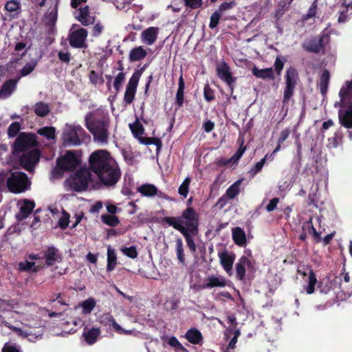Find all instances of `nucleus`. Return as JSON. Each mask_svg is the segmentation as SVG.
I'll return each mask as SVG.
<instances>
[{"label":"nucleus","instance_id":"473e14b6","mask_svg":"<svg viewBox=\"0 0 352 352\" xmlns=\"http://www.w3.org/2000/svg\"><path fill=\"white\" fill-rule=\"evenodd\" d=\"M185 338L189 342L193 344H198L203 340L201 332L199 330L193 328L187 331L185 335Z\"/></svg>","mask_w":352,"mask_h":352},{"label":"nucleus","instance_id":"a211bd4d","mask_svg":"<svg viewBox=\"0 0 352 352\" xmlns=\"http://www.w3.org/2000/svg\"><path fill=\"white\" fill-rule=\"evenodd\" d=\"M170 226H172L175 230H178L184 236L187 245L192 252H196V245L192 238L194 235H192L190 231H187V230L184 228V226H180L177 223L176 224L175 222L170 221Z\"/></svg>","mask_w":352,"mask_h":352},{"label":"nucleus","instance_id":"58836bf2","mask_svg":"<svg viewBox=\"0 0 352 352\" xmlns=\"http://www.w3.org/2000/svg\"><path fill=\"white\" fill-rule=\"evenodd\" d=\"M317 283V279L314 272L311 270L308 276V285L305 287V291L307 294H311L315 291V286Z\"/></svg>","mask_w":352,"mask_h":352},{"label":"nucleus","instance_id":"8fccbe9b","mask_svg":"<svg viewBox=\"0 0 352 352\" xmlns=\"http://www.w3.org/2000/svg\"><path fill=\"white\" fill-rule=\"evenodd\" d=\"M343 134L341 131H337L334 133L333 136L329 139V144L336 148L342 143Z\"/></svg>","mask_w":352,"mask_h":352},{"label":"nucleus","instance_id":"9b49d317","mask_svg":"<svg viewBox=\"0 0 352 352\" xmlns=\"http://www.w3.org/2000/svg\"><path fill=\"white\" fill-rule=\"evenodd\" d=\"M216 72L219 78L226 83L230 89V95H232L236 78L232 76L228 64L224 60L220 62L217 65Z\"/></svg>","mask_w":352,"mask_h":352},{"label":"nucleus","instance_id":"69168bd1","mask_svg":"<svg viewBox=\"0 0 352 352\" xmlns=\"http://www.w3.org/2000/svg\"><path fill=\"white\" fill-rule=\"evenodd\" d=\"M19 3L16 0L8 1L5 5V8L8 12H14L19 8Z\"/></svg>","mask_w":352,"mask_h":352},{"label":"nucleus","instance_id":"4d7b16f0","mask_svg":"<svg viewBox=\"0 0 352 352\" xmlns=\"http://www.w3.org/2000/svg\"><path fill=\"white\" fill-rule=\"evenodd\" d=\"M222 14H220L217 10L214 11L210 16L209 28L210 29L215 28L219 22V19Z\"/></svg>","mask_w":352,"mask_h":352},{"label":"nucleus","instance_id":"3c124183","mask_svg":"<svg viewBox=\"0 0 352 352\" xmlns=\"http://www.w3.org/2000/svg\"><path fill=\"white\" fill-rule=\"evenodd\" d=\"M190 184V178L187 177L184 179L182 184L178 188L179 194L186 198L189 192V186Z\"/></svg>","mask_w":352,"mask_h":352},{"label":"nucleus","instance_id":"4c0bfd02","mask_svg":"<svg viewBox=\"0 0 352 352\" xmlns=\"http://www.w3.org/2000/svg\"><path fill=\"white\" fill-rule=\"evenodd\" d=\"M130 129L135 138L140 140V137L144 133V128L139 120L129 124Z\"/></svg>","mask_w":352,"mask_h":352},{"label":"nucleus","instance_id":"f704fd0d","mask_svg":"<svg viewBox=\"0 0 352 352\" xmlns=\"http://www.w3.org/2000/svg\"><path fill=\"white\" fill-rule=\"evenodd\" d=\"M241 182L242 179H238L228 188L225 195L229 199H234L240 193V186Z\"/></svg>","mask_w":352,"mask_h":352},{"label":"nucleus","instance_id":"37998d69","mask_svg":"<svg viewBox=\"0 0 352 352\" xmlns=\"http://www.w3.org/2000/svg\"><path fill=\"white\" fill-rule=\"evenodd\" d=\"M89 81L94 85H102L104 80L102 76V72H96L94 70L89 72Z\"/></svg>","mask_w":352,"mask_h":352},{"label":"nucleus","instance_id":"f3484780","mask_svg":"<svg viewBox=\"0 0 352 352\" xmlns=\"http://www.w3.org/2000/svg\"><path fill=\"white\" fill-rule=\"evenodd\" d=\"M17 207L19 210L16 217L19 221L26 219L32 212L35 207V203L28 199H21L17 203Z\"/></svg>","mask_w":352,"mask_h":352},{"label":"nucleus","instance_id":"39448f33","mask_svg":"<svg viewBox=\"0 0 352 352\" xmlns=\"http://www.w3.org/2000/svg\"><path fill=\"white\" fill-rule=\"evenodd\" d=\"M116 161L106 149H98L89 155V172L95 175Z\"/></svg>","mask_w":352,"mask_h":352},{"label":"nucleus","instance_id":"09e8293b","mask_svg":"<svg viewBox=\"0 0 352 352\" xmlns=\"http://www.w3.org/2000/svg\"><path fill=\"white\" fill-rule=\"evenodd\" d=\"M37 133L45 137L47 140L55 138V128L52 126H46L38 130Z\"/></svg>","mask_w":352,"mask_h":352},{"label":"nucleus","instance_id":"9d476101","mask_svg":"<svg viewBox=\"0 0 352 352\" xmlns=\"http://www.w3.org/2000/svg\"><path fill=\"white\" fill-rule=\"evenodd\" d=\"M146 66L144 65L140 70H135L130 78L124 96V102L126 104H131L134 100L140 76Z\"/></svg>","mask_w":352,"mask_h":352},{"label":"nucleus","instance_id":"f03ea898","mask_svg":"<svg viewBox=\"0 0 352 352\" xmlns=\"http://www.w3.org/2000/svg\"><path fill=\"white\" fill-rule=\"evenodd\" d=\"M98 181L92 185L95 190L101 187L107 189L115 188L121 179L122 170L117 161L96 174Z\"/></svg>","mask_w":352,"mask_h":352},{"label":"nucleus","instance_id":"cd10ccee","mask_svg":"<svg viewBox=\"0 0 352 352\" xmlns=\"http://www.w3.org/2000/svg\"><path fill=\"white\" fill-rule=\"evenodd\" d=\"M102 318L104 319V320H105V321H107L108 322H111V326L113 327L114 331L116 333H118L119 334H122V335H131V334H132L133 331L131 330H125L123 328H122L116 322V321L115 320V319L113 318V316L111 314H109V313L104 314L102 316Z\"/></svg>","mask_w":352,"mask_h":352},{"label":"nucleus","instance_id":"393cba45","mask_svg":"<svg viewBox=\"0 0 352 352\" xmlns=\"http://www.w3.org/2000/svg\"><path fill=\"white\" fill-rule=\"evenodd\" d=\"M92 25L91 28V35L94 38L99 37L104 30V25L100 21H96V17L89 16V25Z\"/></svg>","mask_w":352,"mask_h":352},{"label":"nucleus","instance_id":"c85d7f7f","mask_svg":"<svg viewBox=\"0 0 352 352\" xmlns=\"http://www.w3.org/2000/svg\"><path fill=\"white\" fill-rule=\"evenodd\" d=\"M232 239L235 244L239 246H244L246 243V235L245 231L240 227L232 228Z\"/></svg>","mask_w":352,"mask_h":352},{"label":"nucleus","instance_id":"13d9d810","mask_svg":"<svg viewBox=\"0 0 352 352\" xmlns=\"http://www.w3.org/2000/svg\"><path fill=\"white\" fill-rule=\"evenodd\" d=\"M121 251L124 253V255L131 258H135L138 256L137 249L136 247L134 245L130 246L129 248H122L121 249Z\"/></svg>","mask_w":352,"mask_h":352},{"label":"nucleus","instance_id":"f8f14e48","mask_svg":"<svg viewBox=\"0 0 352 352\" xmlns=\"http://www.w3.org/2000/svg\"><path fill=\"white\" fill-rule=\"evenodd\" d=\"M58 166L65 170H71L81 163L80 155L78 152L67 151L58 160Z\"/></svg>","mask_w":352,"mask_h":352},{"label":"nucleus","instance_id":"412c9836","mask_svg":"<svg viewBox=\"0 0 352 352\" xmlns=\"http://www.w3.org/2000/svg\"><path fill=\"white\" fill-rule=\"evenodd\" d=\"M219 257L221 266L226 272L229 273L232 269L234 255L233 254H230L227 251H224L219 254Z\"/></svg>","mask_w":352,"mask_h":352},{"label":"nucleus","instance_id":"052dcab7","mask_svg":"<svg viewBox=\"0 0 352 352\" xmlns=\"http://www.w3.org/2000/svg\"><path fill=\"white\" fill-rule=\"evenodd\" d=\"M349 12V8L344 6L343 4L341 9L339 10V16L338 18V23H344L348 19V12Z\"/></svg>","mask_w":352,"mask_h":352},{"label":"nucleus","instance_id":"5701e85b","mask_svg":"<svg viewBox=\"0 0 352 352\" xmlns=\"http://www.w3.org/2000/svg\"><path fill=\"white\" fill-rule=\"evenodd\" d=\"M184 89H185V82L183 78L182 72H181V75L178 81V89L176 93L175 98V104L177 106V108H180L183 106L184 102Z\"/></svg>","mask_w":352,"mask_h":352},{"label":"nucleus","instance_id":"338daca9","mask_svg":"<svg viewBox=\"0 0 352 352\" xmlns=\"http://www.w3.org/2000/svg\"><path fill=\"white\" fill-rule=\"evenodd\" d=\"M20 129L21 125L19 122H13L8 129V135L12 138L16 136Z\"/></svg>","mask_w":352,"mask_h":352},{"label":"nucleus","instance_id":"680f3d73","mask_svg":"<svg viewBox=\"0 0 352 352\" xmlns=\"http://www.w3.org/2000/svg\"><path fill=\"white\" fill-rule=\"evenodd\" d=\"M234 1L230 2H224L219 5L218 10H217L220 14H223L225 11L232 9L236 6Z\"/></svg>","mask_w":352,"mask_h":352},{"label":"nucleus","instance_id":"72a5a7b5","mask_svg":"<svg viewBox=\"0 0 352 352\" xmlns=\"http://www.w3.org/2000/svg\"><path fill=\"white\" fill-rule=\"evenodd\" d=\"M330 80V73L327 69H324L320 78L319 87L320 93L326 95Z\"/></svg>","mask_w":352,"mask_h":352},{"label":"nucleus","instance_id":"4be33fe9","mask_svg":"<svg viewBox=\"0 0 352 352\" xmlns=\"http://www.w3.org/2000/svg\"><path fill=\"white\" fill-rule=\"evenodd\" d=\"M137 190L145 197H153L157 195L160 197H162V192H160L158 193V189L157 187L151 184H142L137 188Z\"/></svg>","mask_w":352,"mask_h":352},{"label":"nucleus","instance_id":"e2e57ef3","mask_svg":"<svg viewBox=\"0 0 352 352\" xmlns=\"http://www.w3.org/2000/svg\"><path fill=\"white\" fill-rule=\"evenodd\" d=\"M100 334V330L99 328H92L89 329V345L96 343Z\"/></svg>","mask_w":352,"mask_h":352},{"label":"nucleus","instance_id":"c756f323","mask_svg":"<svg viewBox=\"0 0 352 352\" xmlns=\"http://www.w3.org/2000/svg\"><path fill=\"white\" fill-rule=\"evenodd\" d=\"M43 258L47 265H52L60 259L58 250L53 247L48 248L45 251Z\"/></svg>","mask_w":352,"mask_h":352},{"label":"nucleus","instance_id":"423d86ee","mask_svg":"<svg viewBox=\"0 0 352 352\" xmlns=\"http://www.w3.org/2000/svg\"><path fill=\"white\" fill-rule=\"evenodd\" d=\"M330 41V35L325 31H322L319 35L305 40L302 44V47L309 53L325 54V48Z\"/></svg>","mask_w":352,"mask_h":352},{"label":"nucleus","instance_id":"774afa93","mask_svg":"<svg viewBox=\"0 0 352 352\" xmlns=\"http://www.w3.org/2000/svg\"><path fill=\"white\" fill-rule=\"evenodd\" d=\"M36 65V62H31L27 63L21 69V75L22 76H27L28 74H30L34 69L35 68Z\"/></svg>","mask_w":352,"mask_h":352},{"label":"nucleus","instance_id":"b1692460","mask_svg":"<svg viewBox=\"0 0 352 352\" xmlns=\"http://www.w3.org/2000/svg\"><path fill=\"white\" fill-rule=\"evenodd\" d=\"M63 135L65 142L72 144L74 145H77L80 144V140L78 138V132L75 129L68 126L65 130Z\"/></svg>","mask_w":352,"mask_h":352},{"label":"nucleus","instance_id":"7c9ffc66","mask_svg":"<svg viewBox=\"0 0 352 352\" xmlns=\"http://www.w3.org/2000/svg\"><path fill=\"white\" fill-rule=\"evenodd\" d=\"M17 81L15 80H10L6 82L0 90V98H8L15 89Z\"/></svg>","mask_w":352,"mask_h":352},{"label":"nucleus","instance_id":"49530a36","mask_svg":"<svg viewBox=\"0 0 352 352\" xmlns=\"http://www.w3.org/2000/svg\"><path fill=\"white\" fill-rule=\"evenodd\" d=\"M285 60V58H281L280 56L276 57L273 67L274 74H276L278 76L281 75Z\"/></svg>","mask_w":352,"mask_h":352},{"label":"nucleus","instance_id":"f257e3e1","mask_svg":"<svg viewBox=\"0 0 352 352\" xmlns=\"http://www.w3.org/2000/svg\"><path fill=\"white\" fill-rule=\"evenodd\" d=\"M340 101L335 107H339V123L346 129H352V80L346 81L339 91Z\"/></svg>","mask_w":352,"mask_h":352},{"label":"nucleus","instance_id":"0e129e2a","mask_svg":"<svg viewBox=\"0 0 352 352\" xmlns=\"http://www.w3.org/2000/svg\"><path fill=\"white\" fill-rule=\"evenodd\" d=\"M168 344L170 346L176 348V349L186 351V348L179 342L177 338L175 336H173L168 339Z\"/></svg>","mask_w":352,"mask_h":352},{"label":"nucleus","instance_id":"5fc2aeb1","mask_svg":"<svg viewBox=\"0 0 352 352\" xmlns=\"http://www.w3.org/2000/svg\"><path fill=\"white\" fill-rule=\"evenodd\" d=\"M318 1L314 0L313 3L309 7L307 13L303 16V19L305 21L309 20V19L314 18L316 16L317 14V8H318Z\"/></svg>","mask_w":352,"mask_h":352},{"label":"nucleus","instance_id":"dca6fc26","mask_svg":"<svg viewBox=\"0 0 352 352\" xmlns=\"http://www.w3.org/2000/svg\"><path fill=\"white\" fill-rule=\"evenodd\" d=\"M40 154L37 150H33L24 153L20 157L21 166L28 171H32L35 165L38 162Z\"/></svg>","mask_w":352,"mask_h":352},{"label":"nucleus","instance_id":"79ce46f5","mask_svg":"<svg viewBox=\"0 0 352 352\" xmlns=\"http://www.w3.org/2000/svg\"><path fill=\"white\" fill-rule=\"evenodd\" d=\"M244 138L243 137H239L238 139V143L240 144V146L238 148V150L236 151V153L233 155L230 159L232 160V162H236L240 160V158L243 156V153H245L246 150V146H244Z\"/></svg>","mask_w":352,"mask_h":352},{"label":"nucleus","instance_id":"4468645a","mask_svg":"<svg viewBox=\"0 0 352 352\" xmlns=\"http://www.w3.org/2000/svg\"><path fill=\"white\" fill-rule=\"evenodd\" d=\"M36 144V137L33 134L21 133L16 138L14 146L16 152H22Z\"/></svg>","mask_w":352,"mask_h":352},{"label":"nucleus","instance_id":"aec40b11","mask_svg":"<svg viewBox=\"0 0 352 352\" xmlns=\"http://www.w3.org/2000/svg\"><path fill=\"white\" fill-rule=\"evenodd\" d=\"M160 29L157 27H149L141 34L143 43L148 45H153L157 40Z\"/></svg>","mask_w":352,"mask_h":352},{"label":"nucleus","instance_id":"6e6552de","mask_svg":"<svg viewBox=\"0 0 352 352\" xmlns=\"http://www.w3.org/2000/svg\"><path fill=\"white\" fill-rule=\"evenodd\" d=\"M64 186L67 190H86L88 186V169L82 168L78 170L65 181Z\"/></svg>","mask_w":352,"mask_h":352},{"label":"nucleus","instance_id":"20e7f679","mask_svg":"<svg viewBox=\"0 0 352 352\" xmlns=\"http://www.w3.org/2000/svg\"><path fill=\"white\" fill-rule=\"evenodd\" d=\"M110 122L109 118L89 120V133L93 136V142L98 146H107L109 142Z\"/></svg>","mask_w":352,"mask_h":352},{"label":"nucleus","instance_id":"0eeeda50","mask_svg":"<svg viewBox=\"0 0 352 352\" xmlns=\"http://www.w3.org/2000/svg\"><path fill=\"white\" fill-rule=\"evenodd\" d=\"M285 86L283 89L282 102L283 105L287 104L294 95L296 87L299 80L297 69L290 66L287 69L285 74Z\"/></svg>","mask_w":352,"mask_h":352},{"label":"nucleus","instance_id":"bf43d9fd","mask_svg":"<svg viewBox=\"0 0 352 352\" xmlns=\"http://www.w3.org/2000/svg\"><path fill=\"white\" fill-rule=\"evenodd\" d=\"M69 222V214L63 210L61 213V216L59 218L58 226L62 228L65 229L68 226Z\"/></svg>","mask_w":352,"mask_h":352},{"label":"nucleus","instance_id":"bb28decb","mask_svg":"<svg viewBox=\"0 0 352 352\" xmlns=\"http://www.w3.org/2000/svg\"><path fill=\"white\" fill-rule=\"evenodd\" d=\"M335 282V280H331L329 278H324L318 282V289L320 293L328 294L334 290Z\"/></svg>","mask_w":352,"mask_h":352},{"label":"nucleus","instance_id":"6e6d98bb","mask_svg":"<svg viewBox=\"0 0 352 352\" xmlns=\"http://www.w3.org/2000/svg\"><path fill=\"white\" fill-rule=\"evenodd\" d=\"M126 74L124 72H120L115 78L113 81V87L116 93L119 92L120 87L125 79Z\"/></svg>","mask_w":352,"mask_h":352},{"label":"nucleus","instance_id":"e433bc0d","mask_svg":"<svg viewBox=\"0 0 352 352\" xmlns=\"http://www.w3.org/2000/svg\"><path fill=\"white\" fill-rule=\"evenodd\" d=\"M34 111L38 116L44 117L50 113V107L47 103L38 102L34 105Z\"/></svg>","mask_w":352,"mask_h":352},{"label":"nucleus","instance_id":"de8ad7c7","mask_svg":"<svg viewBox=\"0 0 352 352\" xmlns=\"http://www.w3.org/2000/svg\"><path fill=\"white\" fill-rule=\"evenodd\" d=\"M176 252L179 261L184 264L185 263V255L184 250V245L182 239L178 238L176 241Z\"/></svg>","mask_w":352,"mask_h":352},{"label":"nucleus","instance_id":"c9c22d12","mask_svg":"<svg viewBox=\"0 0 352 352\" xmlns=\"http://www.w3.org/2000/svg\"><path fill=\"white\" fill-rule=\"evenodd\" d=\"M117 264V256L116 252L111 247L108 248L107 250V270L108 272L113 271Z\"/></svg>","mask_w":352,"mask_h":352},{"label":"nucleus","instance_id":"a878e982","mask_svg":"<svg viewBox=\"0 0 352 352\" xmlns=\"http://www.w3.org/2000/svg\"><path fill=\"white\" fill-rule=\"evenodd\" d=\"M147 55V52L143 46L133 47L130 51L129 59L131 63L143 60Z\"/></svg>","mask_w":352,"mask_h":352},{"label":"nucleus","instance_id":"2eb2a0df","mask_svg":"<svg viewBox=\"0 0 352 352\" xmlns=\"http://www.w3.org/2000/svg\"><path fill=\"white\" fill-rule=\"evenodd\" d=\"M236 276L238 280L245 279L246 269L249 272H254L255 268L252 262L245 256H242L235 265Z\"/></svg>","mask_w":352,"mask_h":352},{"label":"nucleus","instance_id":"1a4fd4ad","mask_svg":"<svg viewBox=\"0 0 352 352\" xmlns=\"http://www.w3.org/2000/svg\"><path fill=\"white\" fill-rule=\"evenodd\" d=\"M6 186L8 190L14 193H20L28 189L30 182L25 173L22 172H14L9 177L6 176Z\"/></svg>","mask_w":352,"mask_h":352},{"label":"nucleus","instance_id":"a18cd8bd","mask_svg":"<svg viewBox=\"0 0 352 352\" xmlns=\"http://www.w3.org/2000/svg\"><path fill=\"white\" fill-rule=\"evenodd\" d=\"M101 220L104 223L111 227H116L120 223V220L118 217L116 215L112 214H102L101 216Z\"/></svg>","mask_w":352,"mask_h":352},{"label":"nucleus","instance_id":"2f4dec72","mask_svg":"<svg viewBox=\"0 0 352 352\" xmlns=\"http://www.w3.org/2000/svg\"><path fill=\"white\" fill-rule=\"evenodd\" d=\"M226 285V279L223 277H217L214 276H208L207 283L204 285V288L223 287Z\"/></svg>","mask_w":352,"mask_h":352},{"label":"nucleus","instance_id":"603ef678","mask_svg":"<svg viewBox=\"0 0 352 352\" xmlns=\"http://www.w3.org/2000/svg\"><path fill=\"white\" fill-rule=\"evenodd\" d=\"M267 155H266L263 158H262L259 162L256 163L255 165L251 168L249 173H250V175L252 176L256 175L258 173H259L262 170V168L267 160Z\"/></svg>","mask_w":352,"mask_h":352},{"label":"nucleus","instance_id":"7ed1b4c3","mask_svg":"<svg viewBox=\"0 0 352 352\" xmlns=\"http://www.w3.org/2000/svg\"><path fill=\"white\" fill-rule=\"evenodd\" d=\"M199 215L192 207H188L183 210L180 217H165L162 222L166 223L170 226V221L176 224L184 226L187 231H190L192 235L199 234Z\"/></svg>","mask_w":352,"mask_h":352},{"label":"nucleus","instance_id":"ddd939ff","mask_svg":"<svg viewBox=\"0 0 352 352\" xmlns=\"http://www.w3.org/2000/svg\"><path fill=\"white\" fill-rule=\"evenodd\" d=\"M76 25H74L71 29L69 42L71 46L74 47H83L85 46V39L87 36V32L83 28H77Z\"/></svg>","mask_w":352,"mask_h":352},{"label":"nucleus","instance_id":"864d4df0","mask_svg":"<svg viewBox=\"0 0 352 352\" xmlns=\"http://www.w3.org/2000/svg\"><path fill=\"white\" fill-rule=\"evenodd\" d=\"M204 99L210 102L214 100V91L210 87L208 83H206L204 87Z\"/></svg>","mask_w":352,"mask_h":352},{"label":"nucleus","instance_id":"6ab92c4d","mask_svg":"<svg viewBox=\"0 0 352 352\" xmlns=\"http://www.w3.org/2000/svg\"><path fill=\"white\" fill-rule=\"evenodd\" d=\"M252 73L256 78L263 80L274 81L276 78L273 67L259 69L254 65L252 69Z\"/></svg>","mask_w":352,"mask_h":352},{"label":"nucleus","instance_id":"ea45409f","mask_svg":"<svg viewBox=\"0 0 352 352\" xmlns=\"http://www.w3.org/2000/svg\"><path fill=\"white\" fill-rule=\"evenodd\" d=\"M76 19L80 21L83 25H88V6L80 8L76 13Z\"/></svg>","mask_w":352,"mask_h":352},{"label":"nucleus","instance_id":"a19ab883","mask_svg":"<svg viewBox=\"0 0 352 352\" xmlns=\"http://www.w3.org/2000/svg\"><path fill=\"white\" fill-rule=\"evenodd\" d=\"M19 267L21 270L36 272L40 267H41V265H36V263L34 262L26 261L25 262L20 263L19 264Z\"/></svg>","mask_w":352,"mask_h":352},{"label":"nucleus","instance_id":"c03bdc74","mask_svg":"<svg viewBox=\"0 0 352 352\" xmlns=\"http://www.w3.org/2000/svg\"><path fill=\"white\" fill-rule=\"evenodd\" d=\"M140 142L144 145H155L157 151H160L162 147V141L158 138L140 137Z\"/></svg>","mask_w":352,"mask_h":352}]
</instances>
